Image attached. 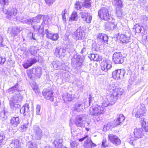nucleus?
I'll return each instance as SVG.
<instances>
[{
    "mask_svg": "<svg viewBox=\"0 0 148 148\" xmlns=\"http://www.w3.org/2000/svg\"><path fill=\"white\" fill-rule=\"evenodd\" d=\"M38 60L37 57H35L31 58L27 60L26 62L23 64V67L25 69H27L29 67L31 66L33 64L37 62Z\"/></svg>",
    "mask_w": 148,
    "mask_h": 148,
    "instance_id": "nucleus-16",
    "label": "nucleus"
},
{
    "mask_svg": "<svg viewBox=\"0 0 148 148\" xmlns=\"http://www.w3.org/2000/svg\"><path fill=\"white\" fill-rule=\"evenodd\" d=\"M134 27L135 28L136 32L138 33H140L143 30L144 31V30L147 29L146 27H144L143 26L140 27L138 24L135 25Z\"/></svg>",
    "mask_w": 148,
    "mask_h": 148,
    "instance_id": "nucleus-31",
    "label": "nucleus"
},
{
    "mask_svg": "<svg viewBox=\"0 0 148 148\" xmlns=\"http://www.w3.org/2000/svg\"><path fill=\"white\" fill-rule=\"evenodd\" d=\"M70 19L73 21H77L78 19L77 13L76 12H73Z\"/></svg>",
    "mask_w": 148,
    "mask_h": 148,
    "instance_id": "nucleus-40",
    "label": "nucleus"
},
{
    "mask_svg": "<svg viewBox=\"0 0 148 148\" xmlns=\"http://www.w3.org/2000/svg\"><path fill=\"white\" fill-rule=\"evenodd\" d=\"M41 69L39 67L33 68L32 71V74L31 79H33V77H36L37 78H40V75L42 73Z\"/></svg>",
    "mask_w": 148,
    "mask_h": 148,
    "instance_id": "nucleus-15",
    "label": "nucleus"
},
{
    "mask_svg": "<svg viewBox=\"0 0 148 148\" xmlns=\"http://www.w3.org/2000/svg\"><path fill=\"white\" fill-rule=\"evenodd\" d=\"M3 12L5 14H7L6 18L9 19L17 20V10L16 8H10L8 9H3Z\"/></svg>",
    "mask_w": 148,
    "mask_h": 148,
    "instance_id": "nucleus-4",
    "label": "nucleus"
},
{
    "mask_svg": "<svg viewBox=\"0 0 148 148\" xmlns=\"http://www.w3.org/2000/svg\"><path fill=\"white\" fill-rule=\"evenodd\" d=\"M119 69L116 70L112 72V76L113 78L116 80H119Z\"/></svg>",
    "mask_w": 148,
    "mask_h": 148,
    "instance_id": "nucleus-33",
    "label": "nucleus"
},
{
    "mask_svg": "<svg viewBox=\"0 0 148 148\" xmlns=\"http://www.w3.org/2000/svg\"><path fill=\"white\" fill-rule=\"evenodd\" d=\"M6 61V59L5 58H3L2 57L0 56V64L3 65Z\"/></svg>",
    "mask_w": 148,
    "mask_h": 148,
    "instance_id": "nucleus-59",
    "label": "nucleus"
},
{
    "mask_svg": "<svg viewBox=\"0 0 148 148\" xmlns=\"http://www.w3.org/2000/svg\"><path fill=\"white\" fill-rule=\"evenodd\" d=\"M24 23L27 24H31V25H34L33 18H29L25 19L24 21H22Z\"/></svg>",
    "mask_w": 148,
    "mask_h": 148,
    "instance_id": "nucleus-39",
    "label": "nucleus"
},
{
    "mask_svg": "<svg viewBox=\"0 0 148 148\" xmlns=\"http://www.w3.org/2000/svg\"><path fill=\"white\" fill-rule=\"evenodd\" d=\"M83 5L80 2L77 1L75 3V7L77 10H78L82 8V6Z\"/></svg>",
    "mask_w": 148,
    "mask_h": 148,
    "instance_id": "nucleus-47",
    "label": "nucleus"
},
{
    "mask_svg": "<svg viewBox=\"0 0 148 148\" xmlns=\"http://www.w3.org/2000/svg\"><path fill=\"white\" fill-rule=\"evenodd\" d=\"M113 60L115 63H122L124 61V58L121 52H115L113 54Z\"/></svg>",
    "mask_w": 148,
    "mask_h": 148,
    "instance_id": "nucleus-11",
    "label": "nucleus"
},
{
    "mask_svg": "<svg viewBox=\"0 0 148 148\" xmlns=\"http://www.w3.org/2000/svg\"><path fill=\"white\" fill-rule=\"evenodd\" d=\"M80 14L81 18L83 20L89 15L87 12H81L80 13Z\"/></svg>",
    "mask_w": 148,
    "mask_h": 148,
    "instance_id": "nucleus-49",
    "label": "nucleus"
},
{
    "mask_svg": "<svg viewBox=\"0 0 148 148\" xmlns=\"http://www.w3.org/2000/svg\"><path fill=\"white\" fill-rule=\"evenodd\" d=\"M31 86L34 91L36 92H38V88L37 84L35 82H33L31 84Z\"/></svg>",
    "mask_w": 148,
    "mask_h": 148,
    "instance_id": "nucleus-43",
    "label": "nucleus"
},
{
    "mask_svg": "<svg viewBox=\"0 0 148 148\" xmlns=\"http://www.w3.org/2000/svg\"><path fill=\"white\" fill-rule=\"evenodd\" d=\"M119 79H122L124 77L125 73V71L124 69H119Z\"/></svg>",
    "mask_w": 148,
    "mask_h": 148,
    "instance_id": "nucleus-36",
    "label": "nucleus"
},
{
    "mask_svg": "<svg viewBox=\"0 0 148 148\" xmlns=\"http://www.w3.org/2000/svg\"><path fill=\"white\" fill-rule=\"evenodd\" d=\"M102 147H105L107 146V145L106 144V139L103 140L102 142Z\"/></svg>",
    "mask_w": 148,
    "mask_h": 148,
    "instance_id": "nucleus-63",
    "label": "nucleus"
},
{
    "mask_svg": "<svg viewBox=\"0 0 148 148\" xmlns=\"http://www.w3.org/2000/svg\"><path fill=\"white\" fill-rule=\"evenodd\" d=\"M95 145L92 141L89 139L84 142V146L85 148H92V146H94Z\"/></svg>",
    "mask_w": 148,
    "mask_h": 148,
    "instance_id": "nucleus-29",
    "label": "nucleus"
},
{
    "mask_svg": "<svg viewBox=\"0 0 148 148\" xmlns=\"http://www.w3.org/2000/svg\"><path fill=\"white\" fill-rule=\"evenodd\" d=\"M116 13L117 16L119 17L121 16L123 14V12H122V10L121 9V8L116 7Z\"/></svg>",
    "mask_w": 148,
    "mask_h": 148,
    "instance_id": "nucleus-44",
    "label": "nucleus"
},
{
    "mask_svg": "<svg viewBox=\"0 0 148 148\" xmlns=\"http://www.w3.org/2000/svg\"><path fill=\"white\" fill-rule=\"evenodd\" d=\"M21 30L22 29L20 27H15L12 28H9L8 31L10 34L14 37L17 36Z\"/></svg>",
    "mask_w": 148,
    "mask_h": 148,
    "instance_id": "nucleus-14",
    "label": "nucleus"
},
{
    "mask_svg": "<svg viewBox=\"0 0 148 148\" xmlns=\"http://www.w3.org/2000/svg\"><path fill=\"white\" fill-rule=\"evenodd\" d=\"M62 139L56 138L53 142V144L55 148H61L62 145Z\"/></svg>",
    "mask_w": 148,
    "mask_h": 148,
    "instance_id": "nucleus-28",
    "label": "nucleus"
},
{
    "mask_svg": "<svg viewBox=\"0 0 148 148\" xmlns=\"http://www.w3.org/2000/svg\"><path fill=\"white\" fill-rule=\"evenodd\" d=\"M131 34L127 31L125 34H122L120 35L119 40L122 43H127L131 41Z\"/></svg>",
    "mask_w": 148,
    "mask_h": 148,
    "instance_id": "nucleus-12",
    "label": "nucleus"
},
{
    "mask_svg": "<svg viewBox=\"0 0 148 148\" xmlns=\"http://www.w3.org/2000/svg\"><path fill=\"white\" fill-rule=\"evenodd\" d=\"M4 39L2 36L0 35V47H3L4 46L3 44Z\"/></svg>",
    "mask_w": 148,
    "mask_h": 148,
    "instance_id": "nucleus-61",
    "label": "nucleus"
},
{
    "mask_svg": "<svg viewBox=\"0 0 148 148\" xmlns=\"http://www.w3.org/2000/svg\"><path fill=\"white\" fill-rule=\"evenodd\" d=\"M78 143L75 141H72L70 142V146L71 148H76L77 147L78 145Z\"/></svg>",
    "mask_w": 148,
    "mask_h": 148,
    "instance_id": "nucleus-50",
    "label": "nucleus"
},
{
    "mask_svg": "<svg viewBox=\"0 0 148 148\" xmlns=\"http://www.w3.org/2000/svg\"><path fill=\"white\" fill-rule=\"evenodd\" d=\"M27 124H24L21 125L19 128V131L21 132H23L25 131L27 128Z\"/></svg>",
    "mask_w": 148,
    "mask_h": 148,
    "instance_id": "nucleus-42",
    "label": "nucleus"
},
{
    "mask_svg": "<svg viewBox=\"0 0 148 148\" xmlns=\"http://www.w3.org/2000/svg\"><path fill=\"white\" fill-rule=\"evenodd\" d=\"M60 52L59 54V56H61V55H64V52L65 51V49H61L60 48Z\"/></svg>",
    "mask_w": 148,
    "mask_h": 148,
    "instance_id": "nucleus-64",
    "label": "nucleus"
},
{
    "mask_svg": "<svg viewBox=\"0 0 148 148\" xmlns=\"http://www.w3.org/2000/svg\"><path fill=\"white\" fill-rule=\"evenodd\" d=\"M106 88L108 92H110L109 95L101 97L102 104L104 106L114 104L117 99V97L120 96L123 93L121 89L116 88L113 84H109Z\"/></svg>",
    "mask_w": 148,
    "mask_h": 148,
    "instance_id": "nucleus-1",
    "label": "nucleus"
},
{
    "mask_svg": "<svg viewBox=\"0 0 148 148\" xmlns=\"http://www.w3.org/2000/svg\"><path fill=\"white\" fill-rule=\"evenodd\" d=\"M89 1H85L84 5L86 8H89L91 5V3L89 2Z\"/></svg>",
    "mask_w": 148,
    "mask_h": 148,
    "instance_id": "nucleus-54",
    "label": "nucleus"
},
{
    "mask_svg": "<svg viewBox=\"0 0 148 148\" xmlns=\"http://www.w3.org/2000/svg\"><path fill=\"white\" fill-rule=\"evenodd\" d=\"M98 15L100 18L105 21H108L110 19L109 11L105 8H101L98 12Z\"/></svg>",
    "mask_w": 148,
    "mask_h": 148,
    "instance_id": "nucleus-8",
    "label": "nucleus"
},
{
    "mask_svg": "<svg viewBox=\"0 0 148 148\" xmlns=\"http://www.w3.org/2000/svg\"><path fill=\"white\" fill-rule=\"evenodd\" d=\"M84 108V106L82 102H77L75 103L74 106V110L78 112H80Z\"/></svg>",
    "mask_w": 148,
    "mask_h": 148,
    "instance_id": "nucleus-24",
    "label": "nucleus"
},
{
    "mask_svg": "<svg viewBox=\"0 0 148 148\" xmlns=\"http://www.w3.org/2000/svg\"><path fill=\"white\" fill-rule=\"evenodd\" d=\"M144 119L143 118H141V122L142 127L139 128H136L134 129L133 132L134 135V137L131 136L130 137V142L131 143H133V141L135 140V138H140L143 136V132L144 130L146 132L148 131V123H146L144 121Z\"/></svg>",
    "mask_w": 148,
    "mask_h": 148,
    "instance_id": "nucleus-3",
    "label": "nucleus"
},
{
    "mask_svg": "<svg viewBox=\"0 0 148 148\" xmlns=\"http://www.w3.org/2000/svg\"><path fill=\"white\" fill-rule=\"evenodd\" d=\"M19 87V84L18 83H16L14 86L10 88L7 90L8 92H11L12 91L14 90H18V88Z\"/></svg>",
    "mask_w": 148,
    "mask_h": 148,
    "instance_id": "nucleus-38",
    "label": "nucleus"
},
{
    "mask_svg": "<svg viewBox=\"0 0 148 148\" xmlns=\"http://www.w3.org/2000/svg\"><path fill=\"white\" fill-rule=\"evenodd\" d=\"M82 116H77L74 121V123L76 126L80 127H85L88 126L89 124L86 121L82 120Z\"/></svg>",
    "mask_w": 148,
    "mask_h": 148,
    "instance_id": "nucleus-7",
    "label": "nucleus"
},
{
    "mask_svg": "<svg viewBox=\"0 0 148 148\" xmlns=\"http://www.w3.org/2000/svg\"><path fill=\"white\" fill-rule=\"evenodd\" d=\"M45 16H44L43 15H39L36 16V17L39 20V21H40V19H42L43 20L44 23H45L46 21V20H45L44 19Z\"/></svg>",
    "mask_w": 148,
    "mask_h": 148,
    "instance_id": "nucleus-57",
    "label": "nucleus"
},
{
    "mask_svg": "<svg viewBox=\"0 0 148 148\" xmlns=\"http://www.w3.org/2000/svg\"><path fill=\"white\" fill-rule=\"evenodd\" d=\"M73 98V97L72 94L67 93H64L62 95V98L65 102L71 101Z\"/></svg>",
    "mask_w": 148,
    "mask_h": 148,
    "instance_id": "nucleus-26",
    "label": "nucleus"
},
{
    "mask_svg": "<svg viewBox=\"0 0 148 148\" xmlns=\"http://www.w3.org/2000/svg\"><path fill=\"white\" fill-rule=\"evenodd\" d=\"M142 20L143 23L146 25V28L147 27V26L148 25V17L145 16H143Z\"/></svg>",
    "mask_w": 148,
    "mask_h": 148,
    "instance_id": "nucleus-45",
    "label": "nucleus"
},
{
    "mask_svg": "<svg viewBox=\"0 0 148 148\" xmlns=\"http://www.w3.org/2000/svg\"><path fill=\"white\" fill-rule=\"evenodd\" d=\"M5 139V136L3 133H0V143H1Z\"/></svg>",
    "mask_w": 148,
    "mask_h": 148,
    "instance_id": "nucleus-55",
    "label": "nucleus"
},
{
    "mask_svg": "<svg viewBox=\"0 0 148 148\" xmlns=\"http://www.w3.org/2000/svg\"><path fill=\"white\" fill-rule=\"evenodd\" d=\"M125 119V117L123 114H120L118 115L117 118L115 122L116 125H118L122 123V122Z\"/></svg>",
    "mask_w": 148,
    "mask_h": 148,
    "instance_id": "nucleus-27",
    "label": "nucleus"
},
{
    "mask_svg": "<svg viewBox=\"0 0 148 148\" xmlns=\"http://www.w3.org/2000/svg\"><path fill=\"white\" fill-rule=\"evenodd\" d=\"M52 17L51 16H47V24H51V19Z\"/></svg>",
    "mask_w": 148,
    "mask_h": 148,
    "instance_id": "nucleus-58",
    "label": "nucleus"
},
{
    "mask_svg": "<svg viewBox=\"0 0 148 148\" xmlns=\"http://www.w3.org/2000/svg\"><path fill=\"white\" fill-rule=\"evenodd\" d=\"M37 49L35 47H33L31 48L29 50V52L31 55L35 56L37 53Z\"/></svg>",
    "mask_w": 148,
    "mask_h": 148,
    "instance_id": "nucleus-35",
    "label": "nucleus"
},
{
    "mask_svg": "<svg viewBox=\"0 0 148 148\" xmlns=\"http://www.w3.org/2000/svg\"><path fill=\"white\" fill-rule=\"evenodd\" d=\"M91 20L92 17L89 14L83 20L86 21L87 23H89L91 22Z\"/></svg>",
    "mask_w": 148,
    "mask_h": 148,
    "instance_id": "nucleus-52",
    "label": "nucleus"
},
{
    "mask_svg": "<svg viewBox=\"0 0 148 148\" xmlns=\"http://www.w3.org/2000/svg\"><path fill=\"white\" fill-rule=\"evenodd\" d=\"M88 48L86 47H84L81 50V53L84 55H86L88 53Z\"/></svg>",
    "mask_w": 148,
    "mask_h": 148,
    "instance_id": "nucleus-53",
    "label": "nucleus"
},
{
    "mask_svg": "<svg viewBox=\"0 0 148 148\" xmlns=\"http://www.w3.org/2000/svg\"><path fill=\"white\" fill-rule=\"evenodd\" d=\"M65 49V51H67L69 53L71 52H72L74 51V49L73 46L72 45H67Z\"/></svg>",
    "mask_w": 148,
    "mask_h": 148,
    "instance_id": "nucleus-34",
    "label": "nucleus"
},
{
    "mask_svg": "<svg viewBox=\"0 0 148 148\" xmlns=\"http://www.w3.org/2000/svg\"><path fill=\"white\" fill-rule=\"evenodd\" d=\"M47 38L53 41H56L59 38V35L57 33H51L48 32L47 30Z\"/></svg>",
    "mask_w": 148,
    "mask_h": 148,
    "instance_id": "nucleus-22",
    "label": "nucleus"
},
{
    "mask_svg": "<svg viewBox=\"0 0 148 148\" xmlns=\"http://www.w3.org/2000/svg\"><path fill=\"white\" fill-rule=\"evenodd\" d=\"M88 57L91 60L96 61H100L102 59L101 56L97 54H91L88 56Z\"/></svg>",
    "mask_w": 148,
    "mask_h": 148,
    "instance_id": "nucleus-25",
    "label": "nucleus"
},
{
    "mask_svg": "<svg viewBox=\"0 0 148 148\" xmlns=\"http://www.w3.org/2000/svg\"><path fill=\"white\" fill-rule=\"evenodd\" d=\"M98 38L102 39L105 43H108V37L107 35L103 34H99L98 35Z\"/></svg>",
    "mask_w": 148,
    "mask_h": 148,
    "instance_id": "nucleus-30",
    "label": "nucleus"
},
{
    "mask_svg": "<svg viewBox=\"0 0 148 148\" xmlns=\"http://www.w3.org/2000/svg\"><path fill=\"white\" fill-rule=\"evenodd\" d=\"M108 137L109 140L114 144L119 145L121 143L120 140L116 135L112 134H110L108 135Z\"/></svg>",
    "mask_w": 148,
    "mask_h": 148,
    "instance_id": "nucleus-17",
    "label": "nucleus"
},
{
    "mask_svg": "<svg viewBox=\"0 0 148 148\" xmlns=\"http://www.w3.org/2000/svg\"><path fill=\"white\" fill-rule=\"evenodd\" d=\"M8 3V1H0V4L2 6L7 5Z\"/></svg>",
    "mask_w": 148,
    "mask_h": 148,
    "instance_id": "nucleus-56",
    "label": "nucleus"
},
{
    "mask_svg": "<svg viewBox=\"0 0 148 148\" xmlns=\"http://www.w3.org/2000/svg\"><path fill=\"white\" fill-rule=\"evenodd\" d=\"M30 111L29 106L28 104L24 105L20 109V112L25 116L28 114Z\"/></svg>",
    "mask_w": 148,
    "mask_h": 148,
    "instance_id": "nucleus-18",
    "label": "nucleus"
},
{
    "mask_svg": "<svg viewBox=\"0 0 148 148\" xmlns=\"http://www.w3.org/2000/svg\"><path fill=\"white\" fill-rule=\"evenodd\" d=\"M80 58L79 56L77 55H75L74 57V58L72 60V62H74L77 63H78L80 64L79 61L80 60Z\"/></svg>",
    "mask_w": 148,
    "mask_h": 148,
    "instance_id": "nucleus-46",
    "label": "nucleus"
},
{
    "mask_svg": "<svg viewBox=\"0 0 148 148\" xmlns=\"http://www.w3.org/2000/svg\"><path fill=\"white\" fill-rule=\"evenodd\" d=\"M20 122V121L19 120V118L18 116L12 117L10 120V123L14 127H17L19 124Z\"/></svg>",
    "mask_w": 148,
    "mask_h": 148,
    "instance_id": "nucleus-20",
    "label": "nucleus"
},
{
    "mask_svg": "<svg viewBox=\"0 0 148 148\" xmlns=\"http://www.w3.org/2000/svg\"><path fill=\"white\" fill-rule=\"evenodd\" d=\"M52 64L53 67L55 69H57L61 66L60 69L63 70H66L65 65L62 64L59 61H56L53 62Z\"/></svg>",
    "mask_w": 148,
    "mask_h": 148,
    "instance_id": "nucleus-21",
    "label": "nucleus"
},
{
    "mask_svg": "<svg viewBox=\"0 0 148 148\" xmlns=\"http://www.w3.org/2000/svg\"><path fill=\"white\" fill-rule=\"evenodd\" d=\"M33 28L34 32H36L38 34H43V30L42 27L41 28L42 26L38 25H33Z\"/></svg>",
    "mask_w": 148,
    "mask_h": 148,
    "instance_id": "nucleus-23",
    "label": "nucleus"
},
{
    "mask_svg": "<svg viewBox=\"0 0 148 148\" xmlns=\"http://www.w3.org/2000/svg\"><path fill=\"white\" fill-rule=\"evenodd\" d=\"M133 115L137 118L145 116L146 114V109L144 105H142L134 110Z\"/></svg>",
    "mask_w": 148,
    "mask_h": 148,
    "instance_id": "nucleus-6",
    "label": "nucleus"
},
{
    "mask_svg": "<svg viewBox=\"0 0 148 148\" xmlns=\"http://www.w3.org/2000/svg\"><path fill=\"white\" fill-rule=\"evenodd\" d=\"M116 26L113 23H108L106 24V29L107 31L113 30L115 28Z\"/></svg>",
    "mask_w": 148,
    "mask_h": 148,
    "instance_id": "nucleus-32",
    "label": "nucleus"
},
{
    "mask_svg": "<svg viewBox=\"0 0 148 148\" xmlns=\"http://www.w3.org/2000/svg\"><path fill=\"white\" fill-rule=\"evenodd\" d=\"M101 66L103 71H107L111 68V62L108 60H105L101 62Z\"/></svg>",
    "mask_w": 148,
    "mask_h": 148,
    "instance_id": "nucleus-13",
    "label": "nucleus"
},
{
    "mask_svg": "<svg viewBox=\"0 0 148 148\" xmlns=\"http://www.w3.org/2000/svg\"><path fill=\"white\" fill-rule=\"evenodd\" d=\"M28 148H37L36 145L31 142H29L27 144Z\"/></svg>",
    "mask_w": 148,
    "mask_h": 148,
    "instance_id": "nucleus-51",
    "label": "nucleus"
},
{
    "mask_svg": "<svg viewBox=\"0 0 148 148\" xmlns=\"http://www.w3.org/2000/svg\"><path fill=\"white\" fill-rule=\"evenodd\" d=\"M72 35L73 38L74 39L80 40L84 39L85 36V34L84 31L79 28L73 32Z\"/></svg>",
    "mask_w": 148,
    "mask_h": 148,
    "instance_id": "nucleus-9",
    "label": "nucleus"
},
{
    "mask_svg": "<svg viewBox=\"0 0 148 148\" xmlns=\"http://www.w3.org/2000/svg\"><path fill=\"white\" fill-rule=\"evenodd\" d=\"M8 113L7 112L2 111L0 113L1 117L2 119H5L7 117Z\"/></svg>",
    "mask_w": 148,
    "mask_h": 148,
    "instance_id": "nucleus-41",
    "label": "nucleus"
},
{
    "mask_svg": "<svg viewBox=\"0 0 148 148\" xmlns=\"http://www.w3.org/2000/svg\"><path fill=\"white\" fill-rule=\"evenodd\" d=\"M23 99V97L20 94L14 95L9 101V103L11 108H19L20 106L18 103Z\"/></svg>",
    "mask_w": 148,
    "mask_h": 148,
    "instance_id": "nucleus-5",
    "label": "nucleus"
},
{
    "mask_svg": "<svg viewBox=\"0 0 148 148\" xmlns=\"http://www.w3.org/2000/svg\"><path fill=\"white\" fill-rule=\"evenodd\" d=\"M53 92L52 91L47 92V100H49L51 101H53V97L52 96Z\"/></svg>",
    "mask_w": 148,
    "mask_h": 148,
    "instance_id": "nucleus-37",
    "label": "nucleus"
},
{
    "mask_svg": "<svg viewBox=\"0 0 148 148\" xmlns=\"http://www.w3.org/2000/svg\"><path fill=\"white\" fill-rule=\"evenodd\" d=\"M20 141L17 139H13L10 141L9 146L12 148H18L20 146Z\"/></svg>",
    "mask_w": 148,
    "mask_h": 148,
    "instance_id": "nucleus-19",
    "label": "nucleus"
},
{
    "mask_svg": "<svg viewBox=\"0 0 148 148\" xmlns=\"http://www.w3.org/2000/svg\"><path fill=\"white\" fill-rule=\"evenodd\" d=\"M101 101H102V100ZM101 105H98L95 104H92V105L90 108L89 109V114L93 116L94 120L95 122H98L100 120V115L102 114L105 112L104 106L103 105L101 101Z\"/></svg>",
    "mask_w": 148,
    "mask_h": 148,
    "instance_id": "nucleus-2",
    "label": "nucleus"
},
{
    "mask_svg": "<svg viewBox=\"0 0 148 148\" xmlns=\"http://www.w3.org/2000/svg\"><path fill=\"white\" fill-rule=\"evenodd\" d=\"M40 106L39 105H37L36 108V114L39 115L40 114Z\"/></svg>",
    "mask_w": 148,
    "mask_h": 148,
    "instance_id": "nucleus-62",
    "label": "nucleus"
},
{
    "mask_svg": "<svg viewBox=\"0 0 148 148\" xmlns=\"http://www.w3.org/2000/svg\"><path fill=\"white\" fill-rule=\"evenodd\" d=\"M32 137L37 139H40L42 136V132L39 127L37 125L34 126L32 130Z\"/></svg>",
    "mask_w": 148,
    "mask_h": 148,
    "instance_id": "nucleus-10",
    "label": "nucleus"
},
{
    "mask_svg": "<svg viewBox=\"0 0 148 148\" xmlns=\"http://www.w3.org/2000/svg\"><path fill=\"white\" fill-rule=\"evenodd\" d=\"M60 48L58 47L56 48L55 52V54L56 56H59V54L60 51Z\"/></svg>",
    "mask_w": 148,
    "mask_h": 148,
    "instance_id": "nucleus-60",
    "label": "nucleus"
},
{
    "mask_svg": "<svg viewBox=\"0 0 148 148\" xmlns=\"http://www.w3.org/2000/svg\"><path fill=\"white\" fill-rule=\"evenodd\" d=\"M115 6L116 7L121 8L122 7L123 5L122 1H115Z\"/></svg>",
    "mask_w": 148,
    "mask_h": 148,
    "instance_id": "nucleus-48",
    "label": "nucleus"
}]
</instances>
